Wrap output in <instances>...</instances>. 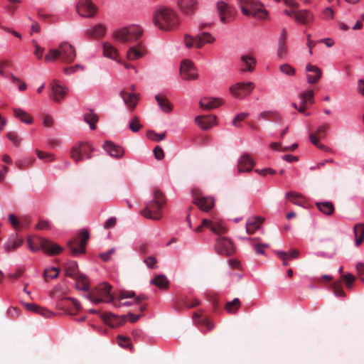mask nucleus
I'll return each instance as SVG.
<instances>
[{
  "label": "nucleus",
  "instance_id": "nucleus-52",
  "mask_svg": "<svg viewBox=\"0 0 364 364\" xmlns=\"http://www.w3.org/2000/svg\"><path fill=\"white\" fill-rule=\"evenodd\" d=\"M274 253L279 259L282 260V264L284 266L289 265V262H287V259H289V252L282 250H275Z\"/></svg>",
  "mask_w": 364,
  "mask_h": 364
},
{
  "label": "nucleus",
  "instance_id": "nucleus-62",
  "mask_svg": "<svg viewBox=\"0 0 364 364\" xmlns=\"http://www.w3.org/2000/svg\"><path fill=\"white\" fill-rule=\"evenodd\" d=\"M117 223V219L115 217H111L107 219L104 225V228L105 229L112 228L115 226Z\"/></svg>",
  "mask_w": 364,
  "mask_h": 364
},
{
  "label": "nucleus",
  "instance_id": "nucleus-37",
  "mask_svg": "<svg viewBox=\"0 0 364 364\" xmlns=\"http://www.w3.org/2000/svg\"><path fill=\"white\" fill-rule=\"evenodd\" d=\"M76 280L75 287L78 290L87 291L89 289V284L87 282V278L85 274H79L77 277L74 278Z\"/></svg>",
  "mask_w": 364,
  "mask_h": 364
},
{
  "label": "nucleus",
  "instance_id": "nucleus-1",
  "mask_svg": "<svg viewBox=\"0 0 364 364\" xmlns=\"http://www.w3.org/2000/svg\"><path fill=\"white\" fill-rule=\"evenodd\" d=\"M153 16L154 24L161 30L170 31L179 24V17L176 12L165 6L157 8Z\"/></svg>",
  "mask_w": 364,
  "mask_h": 364
},
{
  "label": "nucleus",
  "instance_id": "nucleus-8",
  "mask_svg": "<svg viewBox=\"0 0 364 364\" xmlns=\"http://www.w3.org/2000/svg\"><path fill=\"white\" fill-rule=\"evenodd\" d=\"M215 250L220 255H231L235 253L233 242L225 237H219L215 244Z\"/></svg>",
  "mask_w": 364,
  "mask_h": 364
},
{
  "label": "nucleus",
  "instance_id": "nucleus-57",
  "mask_svg": "<svg viewBox=\"0 0 364 364\" xmlns=\"http://www.w3.org/2000/svg\"><path fill=\"white\" fill-rule=\"evenodd\" d=\"M343 279L346 282L347 287L348 288H350L352 287L353 282L355 279V277L353 276V274H352L350 273H347L343 276Z\"/></svg>",
  "mask_w": 364,
  "mask_h": 364
},
{
  "label": "nucleus",
  "instance_id": "nucleus-54",
  "mask_svg": "<svg viewBox=\"0 0 364 364\" xmlns=\"http://www.w3.org/2000/svg\"><path fill=\"white\" fill-rule=\"evenodd\" d=\"M259 117L263 119L269 117H274L277 119L279 118L278 113L275 111H263L259 114Z\"/></svg>",
  "mask_w": 364,
  "mask_h": 364
},
{
  "label": "nucleus",
  "instance_id": "nucleus-42",
  "mask_svg": "<svg viewBox=\"0 0 364 364\" xmlns=\"http://www.w3.org/2000/svg\"><path fill=\"white\" fill-rule=\"evenodd\" d=\"M103 54L105 57L111 59H115L117 56V50L109 43L103 44Z\"/></svg>",
  "mask_w": 364,
  "mask_h": 364
},
{
  "label": "nucleus",
  "instance_id": "nucleus-34",
  "mask_svg": "<svg viewBox=\"0 0 364 364\" xmlns=\"http://www.w3.org/2000/svg\"><path fill=\"white\" fill-rule=\"evenodd\" d=\"M240 58L246 66V68L241 69V73H243L245 71L252 72L255 70L256 60L253 57L248 55H242Z\"/></svg>",
  "mask_w": 364,
  "mask_h": 364
},
{
  "label": "nucleus",
  "instance_id": "nucleus-13",
  "mask_svg": "<svg viewBox=\"0 0 364 364\" xmlns=\"http://www.w3.org/2000/svg\"><path fill=\"white\" fill-rule=\"evenodd\" d=\"M177 5L187 16H192L198 10L197 0H177Z\"/></svg>",
  "mask_w": 364,
  "mask_h": 364
},
{
  "label": "nucleus",
  "instance_id": "nucleus-41",
  "mask_svg": "<svg viewBox=\"0 0 364 364\" xmlns=\"http://www.w3.org/2000/svg\"><path fill=\"white\" fill-rule=\"evenodd\" d=\"M81 144H77L70 150V157L76 162L79 163L83 160V157L81 154L80 148Z\"/></svg>",
  "mask_w": 364,
  "mask_h": 364
},
{
  "label": "nucleus",
  "instance_id": "nucleus-58",
  "mask_svg": "<svg viewBox=\"0 0 364 364\" xmlns=\"http://www.w3.org/2000/svg\"><path fill=\"white\" fill-rule=\"evenodd\" d=\"M255 171L261 176H266L267 174L274 175L276 171L271 168H264L263 169H255Z\"/></svg>",
  "mask_w": 364,
  "mask_h": 364
},
{
  "label": "nucleus",
  "instance_id": "nucleus-3",
  "mask_svg": "<svg viewBox=\"0 0 364 364\" xmlns=\"http://www.w3.org/2000/svg\"><path fill=\"white\" fill-rule=\"evenodd\" d=\"M111 289L112 286L107 282H104L95 289H92L87 295L85 296V297L95 304L102 302L109 303L113 299Z\"/></svg>",
  "mask_w": 364,
  "mask_h": 364
},
{
  "label": "nucleus",
  "instance_id": "nucleus-33",
  "mask_svg": "<svg viewBox=\"0 0 364 364\" xmlns=\"http://www.w3.org/2000/svg\"><path fill=\"white\" fill-rule=\"evenodd\" d=\"M106 27L103 24H97L92 27L88 28L86 31L88 36L92 37H102L105 34Z\"/></svg>",
  "mask_w": 364,
  "mask_h": 364
},
{
  "label": "nucleus",
  "instance_id": "nucleus-6",
  "mask_svg": "<svg viewBox=\"0 0 364 364\" xmlns=\"http://www.w3.org/2000/svg\"><path fill=\"white\" fill-rule=\"evenodd\" d=\"M216 9L218 15L223 23H227L230 21L236 13L233 7L223 1H219L216 3Z\"/></svg>",
  "mask_w": 364,
  "mask_h": 364
},
{
  "label": "nucleus",
  "instance_id": "nucleus-24",
  "mask_svg": "<svg viewBox=\"0 0 364 364\" xmlns=\"http://www.w3.org/2000/svg\"><path fill=\"white\" fill-rule=\"evenodd\" d=\"M222 104V100L219 98L204 97L202 98L199 105L205 109H213L218 107Z\"/></svg>",
  "mask_w": 364,
  "mask_h": 364
},
{
  "label": "nucleus",
  "instance_id": "nucleus-45",
  "mask_svg": "<svg viewBox=\"0 0 364 364\" xmlns=\"http://www.w3.org/2000/svg\"><path fill=\"white\" fill-rule=\"evenodd\" d=\"M279 70L288 76H294L296 73L295 69L288 63L281 65Z\"/></svg>",
  "mask_w": 364,
  "mask_h": 364
},
{
  "label": "nucleus",
  "instance_id": "nucleus-46",
  "mask_svg": "<svg viewBox=\"0 0 364 364\" xmlns=\"http://www.w3.org/2000/svg\"><path fill=\"white\" fill-rule=\"evenodd\" d=\"M287 53V47L286 46V42L279 41H278V48H277L278 58L280 59H282L286 57Z\"/></svg>",
  "mask_w": 364,
  "mask_h": 364
},
{
  "label": "nucleus",
  "instance_id": "nucleus-55",
  "mask_svg": "<svg viewBox=\"0 0 364 364\" xmlns=\"http://www.w3.org/2000/svg\"><path fill=\"white\" fill-rule=\"evenodd\" d=\"M156 258L155 257H148L144 259V262L146 264V266L150 269H156L157 268L156 265Z\"/></svg>",
  "mask_w": 364,
  "mask_h": 364
},
{
  "label": "nucleus",
  "instance_id": "nucleus-22",
  "mask_svg": "<svg viewBox=\"0 0 364 364\" xmlns=\"http://www.w3.org/2000/svg\"><path fill=\"white\" fill-rule=\"evenodd\" d=\"M250 9L252 11V16L255 18L265 19L267 16V11L259 2L252 1L250 5Z\"/></svg>",
  "mask_w": 364,
  "mask_h": 364
},
{
  "label": "nucleus",
  "instance_id": "nucleus-27",
  "mask_svg": "<svg viewBox=\"0 0 364 364\" xmlns=\"http://www.w3.org/2000/svg\"><path fill=\"white\" fill-rule=\"evenodd\" d=\"M262 222L263 219L258 216L249 220L246 223V232L249 235L253 234L259 228V225Z\"/></svg>",
  "mask_w": 364,
  "mask_h": 364
},
{
  "label": "nucleus",
  "instance_id": "nucleus-50",
  "mask_svg": "<svg viewBox=\"0 0 364 364\" xmlns=\"http://www.w3.org/2000/svg\"><path fill=\"white\" fill-rule=\"evenodd\" d=\"M333 289L334 294L338 297H344L346 294L343 289L341 288V282L338 281L333 283Z\"/></svg>",
  "mask_w": 364,
  "mask_h": 364
},
{
  "label": "nucleus",
  "instance_id": "nucleus-23",
  "mask_svg": "<svg viewBox=\"0 0 364 364\" xmlns=\"http://www.w3.org/2000/svg\"><path fill=\"white\" fill-rule=\"evenodd\" d=\"M296 21L301 24H307L312 22L314 19L313 14L306 9L297 11L295 14Z\"/></svg>",
  "mask_w": 364,
  "mask_h": 364
},
{
  "label": "nucleus",
  "instance_id": "nucleus-19",
  "mask_svg": "<svg viewBox=\"0 0 364 364\" xmlns=\"http://www.w3.org/2000/svg\"><path fill=\"white\" fill-rule=\"evenodd\" d=\"M191 41H194L196 47L200 48L205 43H211L215 41V38L208 32H202L200 34L196 35L194 37H190Z\"/></svg>",
  "mask_w": 364,
  "mask_h": 364
},
{
  "label": "nucleus",
  "instance_id": "nucleus-36",
  "mask_svg": "<svg viewBox=\"0 0 364 364\" xmlns=\"http://www.w3.org/2000/svg\"><path fill=\"white\" fill-rule=\"evenodd\" d=\"M150 284L156 286L160 289H166L168 287V282L167 278L164 274L156 276L155 278L150 281Z\"/></svg>",
  "mask_w": 364,
  "mask_h": 364
},
{
  "label": "nucleus",
  "instance_id": "nucleus-35",
  "mask_svg": "<svg viewBox=\"0 0 364 364\" xmlns=\"http://www.w3.org/2000/svg\"><path fill=\"white\" fill-rule=\"evenodd\" d=\"M14 116L20 119L22 122L31 124L33 123V119L31 115L20 108L14 109Z\"/></svg>",
  "mask_w": 364,
  "mask_h": 364
},
{
  "label": "nucleus",
  "instance_id": "nucleus-21",
  "mask_svg": "<svg viewBox=\"0 0 364 364\" xmlns=\"http://www.w3.org/2000/svg\"><path fill=\"white\" fill-rule=\"evenodd\" d=\"M25 307L26 310L31 312L37 313L39 315L44 316L46 318H51L55 316L53 311L41 307L35 304L27 303L25 304Z\"/></svg>",
  "mask_w": 364,
  "mask_h": 364
},
{
  "label": "nucleus",
  "instance_id": "nucleus-10",
  "mask_svg": "<svg viewBox=\"0 0 364 364\" xmlns=\"http://www.w3.org/2000/svg\"><path fill=\"white\" fill-rule=\"evenodd\" d=\"M180 73L185 80H196L198 74L192 61L183 60L181 63Z\"/></svg>",
  "mask_w": 364,
  "mask_h": 364
},
{
  "label": "nucleus",
  "instance_id": "nucleus-4",
  "mask_svg": "<svg viewBox=\"0 0 364 364\" xmlns=\"http://www.w3.org/2000/svg\"><path fill=\"white\" fill-rule=\"evenodd\" d=\"M141 35L142 29L134 25L124 27L113 33L115 38L124 43L136 41Z\"/></svg>",
  "mask_w": 364,
  "mask_h": 364
},
{
  "label": "nucleus",
  "instance_id": "nucleus-47",
  "mask_svg": "<svg viewBox=\"0 0 364 364\" xmlns=\"http://www.w3.org/2000/svg\"><path fill=\"white\" fill-rule=\"evenodd\" d=\"M146 136L149 139L154 141H160L165 139L166 132L161 134H157L154 131H148Z\"/></svg>",
  "mask_w": 364,
  "mask_h": 364
},
{
  "label": "nucleus",
  "instance_id": "nucleus-43",
  "mask_svg": "<svg viewBox=\"0 0 364 364\" xmlns=\"http://www.w3.org/2000/svg\"><path fill=\"white\" fill-rule=\"evenodd\" d=\"M79 144H82L80 148L81 154L85 155L87 159H90L92 157V152L94 151V147L89 143H82L79 142Z\"/></svg>",
  "mask_w": 364,
  "mask_h": 364
},
{
  "label": "nucleus",
  "instance_id": "nucleus-25",
  "mask_svg": "<svg viewBox=\"0 0 364 364\" xmlns=\"http://www.w3.org/2000/svg\"><path fill=\"white\" fill-rule=\"evenodd\" d=\"M23 240L22 238H19L18 235L16 234L8 240V241L4 245V248L6 252L14 251V250L19 247L23 244Z\"/></svg>",
  "mask_w": 364,
  "mask_h": 364
},
{
  "label": "nucleus",
  "instance_id": "nucleus-38",
  "mask_svg": "<svg viewBox=\"0 0 364 364\" xmlns=\"http://www.w3.org/2000/svg\"><path fill=\"white\" fill-rule=\"evenodd\" d=\"M83 119L86 123L89 124L90 128L92 130H95L96 129L95 123L99 119V117L96 113L90 111V112L84 114Z\"/></svg>",
  "mask_w": 364,
  "mask_h": 364
},
{
  "label": "nucleus",
  "instance_id": "nucleus-11",
  "mask_svg": "<svg viewBox=\"0 0 364 364\" xmlns=\"http://www.w3.org/2000/svg\"><path fill=\"white\" fill-rule=\"evenodd\" d=\"M39 244L40 249L43 250L48 255H57L63 251V248L60 245L46 238H39Z\"/></svg>",
  "mask_w": 364,
  "mask_h": 364
},
{
  "label": "nucleus",
  "instance_id": "nucleus-12",
  "mask_svg": "<svg viewBox=\"0 0 364 364\" xmlns=\"http://www.w3.org/2000/svg\"><path fill=\"white\" fill-rule=\"evenodd\" d=\"M61 60L66 63L73 62L76 56L75 48L68 42H63L59 46Z\"/></svg>",
  "mask_w": 364,
  "mask_h": 364
},
{
  "label": "nucleus",
  "instance_id": "nucleus-15",
  "mask_svg": "<svg viewBox=\"0 0 364 364\" xmlns=\"http://www.w3.org/2000/svg\"><path fill=\"white\" fill-rule=\"evenodd\" d=\"M103 148L111 157L116 159L122 158L124 154V149L122 146L117 145L111 141H105Z\"/></svg>",
  "mask_w": 364,
  "mask_h": 364
},
{
  "label": "nucleus",
  "instance_id": "nucleus-5",
  "mask_svg": "<svg viewBox=\"0 0 364 364\" xmlns=\"http://www.w3.org/2000/svg\"><path fill=\"white\" fill-rule=\"evenodd\" d=\"M78 235L80 237V242H79V248L75 246L76 244L75 241L70 240L68 242V247L70 250L71 254L73 256H76L79 254H82L85 252V246L87 240L90 238V232L86 229L80 230L79 231Z\"/></svg>",
  "mask_w": 364,
  "mask_h": 364
},
{
  "label": "nucleus",
  "instance_id": "nucleus-20",
  "mask_svg": "<svg viewBox=\"0 0 364 364\" xmlns=\"http://www.w3.org/2000/svg\"><path fill=\"white\" fill-rule=\"evenodd\" d=\"M193 203L203 211H208L214 205V200L210 197H194Z\"/></svg>",
  "mask_w": 364,
  "mask_h": 364
},
{
  "label": "nucleus",
  "instance_id": "nucleus-31",
  "mask_svg": "<svg viewBox=\"0 0 364 364\" xmlns=\"http://www.w3.org/2000/svg\"><path fill=\"white\" fill-rule=\"evenodd\" d=\"M155 99L161 109L164 112H171L173 107L166 97L161 95H156Z\"/></svg>",
  "mask_w": 364,
  "mask_h": 364
},
{
  "label": "nucleus",
  "instance_id": "nucleus-17",
  "mask_svg": "<svg viewBox=\"0 0 364 364\" xmlns=\"http://www.w3.org/2000/svg\"><path fill=\"white\" fill-rule=\"evenodd\" d=\"M306 71L308 73H314L313 75L307 74V82L309 84L316 83L322 76V70L316 65L308 63L306 65Z\"/></svg>",
  "mask_w": 364,
  "mask_h": 364
},
{
  "label": "nucleus",
  "instance_id": "nucleus-40",
  "mask_svg": "<svg viewBox=\"0 0 364 364\" xmlns=\"http://www.w3.org/2000/svg\"><path fill=\"white\" fill-rule=\"evenodd\" d=\"M240 301L237 298H235L231 301H228L225 305V310L229 313H235L240 307Z\"/></svg>",
  "mask_w": 364,
  "mask_h": 364
},
{
  "label": "nucleus",
  "instance_id": "nucleus-59",
  "mask_svg": "<svg viewBox=\"0 0 364 364\" xmlns=\"http://www.w3.org/2000/svg\"><path fill=\"white\" fill-rule=\"evenodd\" d=\"M153 151H154V157H155L156 159L161 160V159H164V153L163 149L161 146H156L154 149Z\"/></svg>",
  "mask_w": 364,
  "mask_h": 364
},
{
  "label": "nucleus",
  "instance_id": "nucleus-26",
  "mask_svg": "<svg viewBox=\"0 0 364 364\" xmlns=\"http://www.w3.org/2000/svg\"><path fill=\"white\" fill-rule=\"evenodd\" d=\"M120 96L122 98L124 102L129 105L132 109L135 108L138 101V95L134 93H129L122 90L120 92Z\"/></svg>",
  "mask_w": 364,
  "mask_h": 364
},
{
  "label": "nucleus",
  "instance_id": "nucleus-28",
  "mask_svg": "<svg viewBox=\"0 0 364 364\" xmlns=\"http://www.w3.org/2000/svg\"><path fill=\"white\" fill-rule=\"evenodd\" d=\"M306 96H309V100L310 101V103L314 102V92L312 90L303 92L300 95L301 98V104L300 106L298 107V111L301 113H304L305 110L306 109V103L307 100H306Z\"/></svg>",
  "mask_w": 364,
  "mask_h": 364
},
{
  "label": "nucleus",
  "instance_id": "nucleus-61",
  "mask_svg": "<svg viewBox=\"0 0 364 364\" xmlns=\"http://www.w3.org/2000/svg\"><path fill=\"white\" fill-rule=\"evenodd\" d=\"M114 248H111L107 252L101 253L100 257L104 261L107 262L109 260L111 255L114 252Z\"/></svg>",
  "mask_w": 364,
  "mask_h": 364
},
{
  "label": "nucleus",
  "instance_id": "nucleus-7",
  "mask_svg": "<svg viewBox=\"0 0 364 364\" xmlns=\"http://www.w3.org/2000/svg\"><path fill=\"white\" fill-rule=\"evenodd\" d=\"M255 88L252 82H237L230 87V93L236 98H242L250 95Z\"/></svg>",
  "mask_w": 364,
  "mask_h": 364
},
{
  "label": "nucleus",
  "instance_id": "nucleus-30",
  "mask_svg": "<svg viewBox=\"0 0 364 364\" xmlns=\"http://www.w3.org/2000/svg\"><path fill=\"white\" fill-rule=\"evenodd\" d=\"M144 50L140 44L137 46H132L129 48L127 53V57L129 60H135L144 55Z\"/></svg>",
  "mask_w": 364,
  "mask_h": 364
},
{
  "label": "nucleus",
  "instance_id": "nucleus-2",
  "mask_svg": "<svg viewBox=\"0 0 364 364\" xmlns=\"http://www.w3.org/2000/svg\"><path fill=\"white\" fill-rule=\"evenodd\" d=\"M165 203L164 196L158 189L154 191V199L149 201L140 213L144 217L158 220L161 218V210Z\"/></svg>",
  "mask_w": 364,
  "mask_h": 364
},
{
  "label": "nucleus",
  "instance_id": "nucleus-56",
  "mask_svg": "<svg viewBox=\"0 0 364 364\" xmlns=\"http://www.w3.org/2000/svg\"><path fill=\"white\" fill-rule=\"evenodd\" d=\"M6 136L16 146H19L21 139L18 137L15 132H10L7 133Z\"/></svg>",
  "mask_w": 364,
  "mask_h": 364
},
{
  "label": "nucleus",
  "instance_id": "nucleus-39",
  "mask_svg": "<svg viewBox=\"0 0 364 364\" xmlns=\"http://www.w3.org/2000/svg\"><path fill=\"white\" fill-rule=\"evenodd\" d=\"M355 235V245L359 246L364 239V225L361 223L356 224L353 228Z\"/></svg>",
  "mask_w": 364,
  "mask_h": 364
},
{
  "label": "nucleus",
  "instance_id": "nucleus-16",
  "mask_svg": "<svg viewBox=\"0 0 364 364\" xmlns=\"http://www.w3.org/2000/svg\"><path fill=\"white\" fill-rule=\"evenodd\" d=\"M50 85L53 95V100L57 102H61L67 95V88L62 86L56 80L52 81Z\"/></svg>",
  "mask_w": 364,
  "mask_h": 364
},
{
  "label": "nucleus",
  "instance_id": "nucleus-64",
  "mask_svg": "<svg viewBox=\"0 0 364 364\" xmlns=\"http://www.w3.org/2000/svg\"><path fill=\"white\" fill-rule=\"evenodd\" d=\"M323 14L324 15V18L326 19H333L334 12L331 7H326L324 9L323 11Z\"/></svg>",
  "mask_w": 364,
  "mask_h": 364
},
{
  "label": "nucleus",
  "instance_id": "nucleus-44",
  "mask_svg": "<svg viewBox=\"0 0 364 364\" xmlns=\"http://www.w3.org/2000/svg\"><path fill=\"white\" fill-rule=\"evenodd\" d=\"M59 57H60V48L59 49H51L46 55L45 61L46 62H53V61H55L56 59H58Z\"/></svg>",
  "mask_w": 364,
  "mask_h": 364
},
{
  "label": "nucleus",
  "instance_id": "nucleus-32",
  "mask_svg": "<svg viewBox=\"0 0 364 364\" xmlns=\"http://www.w3.org/2000/svg\"><path fill=\"white\" fill-rule=\"evenodd\" d=\"M316 206L323 214L331 215L335 210L333 204L329 201L316 202Z\"/></svg>",
  "mask_w": 364,
  "mask_h": 364
},
{
  "label": "nucleus",
  "instance_id": "nucleus-49",
  "mask_svg": "<svg viewBox=\"0 0 364 364\" xmlns=\"http://www.w3.org/2000/svg\"><path fill=\"white\" fill-rule=\"evenodd\" d=\"M36 152L38 158L41 160H43L46 162L51 161L54 159L53 155L50 153L44 152L38 149H36Z\"/></svg>",
  "mask_w": 364,
  "mask_h": 364
},
{
  "label": "nucleus",
  "instance_id": "nucleus-53",
  "mask_svg": "<svg viewBox=\"0 0 364 364\" xmlns=\"http://www.w3.org/2000/svg\"><path fill=\"white\" fill-rule=\"evenodd\" d=\"M299 196V194L291 191L286 193V197L290 198L292 203L296 205L302 206L301 202L298 200Z\"/></svg>",
  "mask_w": 364,
  "mask_h": 364
},
{
  "label": "nucleus",
  "instance_id": "nucleus-60",
  "mask_svg": "<svg viewBox=\"0 0 364 364\" xmlns=\"http://www.w3.org/2000/svg\"><path fill=\"white\" fill-rule=\"evenodd\" d=\"M36 229L38 230H49L50 229V223L47 220H41L36 226Z\"/></svg>",
  "mask_w": 364,
  "mask_h": 364
},
{
  "label": "nucleus",
  "instance_id": "nucleus-9",
  "mask_svg": "<svg viewBox=\"0 0 364 364\" xmlns=\"http://www.w3.org/2000/svg\"><path fill=\"white\" fill-rule=\"evenodd\" d=\"M77 13L83 17L92 18L97 12V6L90 0H80L77 6Z\"/></svg>",
  "mask_w": 364,
  "mask_h": 364
},
{
  "label": "nucleus",
  "instance_id": "nucleus-14",
  "mask_svg": "<svg viewBox=\"0 0 364 364\" xmlns=\"http://www.w3.org/2000/svg\"><path fill=\"white\" fill-rule=\"evenodd\" d=\"M255 162L248 154H243L238 160L237 172H250L255 166Z\"/></svg>",
  "mask_w": 364,
  "mask_h": 364
},
{
  "label": "nucleus",
  "instance_id": "nucleus-63",
  "mask_svg": "<svg viewBox=\"0 0 364 364\" xmlns=\"http://www.w3.org/2000/svg\"><path fill=\"white\" fill-rule=\"evenodd\" d=\"M247 116H248V113H246V112H242V113L237 114L233 119V121H232L233 125L237 127V122H240V121L244 120Z\"/></svg>",
  "mask_w": 364,
  "mask_h": 364
},
{
  "label": "nucleus",
  "instance_id": "nucleus-48",
  "mask_svg": "<svg viewBox=\"0 0 364 364\" xmlns=\"http://www.w3.org/2000/svg\"><path fill=\"white\" fill-rule=\"evenodd\" d=\"M8 220L15 230H18L21 226L23 225V222L17 218L14 214H9Z\"/></svg>",
  "mask_w": 364,
  "mask_h": 364
},
{
  "label": "nucleus",
  "instance_id": "nucleus-18",
  "mask_svg": "<svg viewBox=\"0 0 364 364\" xmlns=\"http://www.w3.org/2000/svg\"><path fill=\"white\" fill-rule=\"evenodd\" d=\"M216 117L214 115L210 116H198L195 118L196 123L203 130H208L214 126Z\"/></svg>",
  "mask_w": 364,
  "mask_h": 364
},
{
  "label": "nucleus",
  "instance_id": "nucleus-51",
  "mask_svg": "<svg viewBox=\"0 0 364 364\" xmlns=\"http://www.w3.org/2000/svg\"><path fill=\"white\" fill-rule=\"evenodd\" d=\"M129 127L133 132H137L141 129L142 125L139 123L138 117H134V118L129 123Z\"/></svg>",
  "mask_w": 364,
  "mask_h": 364
},
{
  "label": "nucleus",
  "instance_id": "nucleus-29",
  "mask_svg": "<svg viewBox=\"0 0 364 364\" xmlns=\"http://www.w3.org/2000/svg\"><path fill=\"white\" fill-rule=\"evenodd\" d=\"M78 273V266L75 261H68L65 264V275L71 278L77 277Z\"/></svg>",
  "mask_w": 364,
  "mask_h": 364
}]
</instances>
